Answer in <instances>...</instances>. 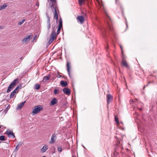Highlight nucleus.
<instances>
[{
  "label": "nucleus",
  "mask_w": 157,
  "mask_h": 157,
  "mask_svg": "<svg viewBox=\"0 0 157 157\" xmlns=\"http://www.w3.org/2000/svg\"><path fill=\"white\" fill-rule=\"evenodd\" d=\"M78 22H80L81 24H82L84 21L83 17L82 16H78L77 18Z\"/></svg>",
  "instance_id": "obj_11"
},
{
  "label": "nucleus",
  "mask_w": 157,
  "mask_h": 157,
  "mask_svg": "<svg viewBox=\"0 0 157 157\" xmlns=\"http://www.w3.org/2000/svg\"><path fill=\"white\" fill-rule=\"evenodd\" d=\"M101 31V32L103 36H104L105 30L104 29H102Z\"/></svg>",
  "instance_id": "obj_31"
},
{
  "label": "nucleus",
  "mask_w": 157,
  "mask_h": 157,
  "mask_svg": "<svg viewBox=\"0 0 157 157\" xmlns=\"http://www.w3.org/2000/svg\"><path fill=\"white\" fill-rule=\"evenodd\" d=\"M120 47H121V52L122 54V65L125 67L126 68H128V64L127 63V62L126 61V60H125V57L124 56L123 52L122 51V47L121 45H120Z\"/></svg>",
  "instance_id": "obj_3"
},
{
  "label": "nucleus",
  "mask_w": 157,
  "mask_h": 157,
  "mask_svg": "<svg viewBox=\"0 0 157 157\" xmlns=\"http://www.w3.org/2000/svg\"><path fill=\"white\" fill-rule=\"evenodd\" d=\"M61 85L63 86H65L67 85V83L66 81H61L60 82Z\"/></svg>",
  "instance_id": "obj_20"
},
{
  "label": "nucleus",
  "mask_w": 157,
  "mask_h": 157,
  "mask_svg": "<svg viewBox=\"0 0 157 157\" xmlns=\"http://www.w3.org/2000/svg\"><path fill=\"white\" fill-rule=\"evenodd\" d=\"M42 157H46V156H42Z\"/></svg>",
  "instance_id": "obj_42"
},
{
  "label": "nucleus",
  "mask_w": 157,
  "mask_h": 157,
  "mask_svg": "<svg viewBox=\"0 0 157 157\" xmlns=\"http://www.w3.org/2000/svg\"><path fill=\"white\" fill-rule=\"evenodd\" d=\"M55 27H53V26H52V29L53 31L51 33V36L50 37L52 38H53V39H55L56 38V34L55 30Z\"/></svg>",
  "instance_id": "obj_9"
},
{
  "label": "nucleus",
  "mask_w": 157,
  "mask_h": 157,
  "mask_svg": "<svg viewBox=\"0 0 157 157\" xmlns=\"http://www.w3.org/2000/svg\"><path fill=\"white\" fill-rule=\"evenodd\" d=\"M57 100L56 98H53L51 101V104L52 105H55L57 103Z\"/></svg>",
  "instance_id": "obj_17"
},
{
  "label": "nucleus",
  "mask_w": 157,
  "mask_h": 157,
  "mask_svg": "<svg viewBox=\"0 0 157 157\" xmlns=\"http://www.w3.org/2000/svg\"><path fill=\"white\" fill-rule=\"evenodd\" d=\"M78 2L80 5H83L85 3V0H78Z\"/></svg>",
  "instance_id": "obj_21"
},
{
  "label": "nucleus",
  "mask_w": 157,
  "mask_h": 157,
  "mask_svg": "<svg viewBox=\"0 0 157 157\" xmlns=\"http://www.w3.org/2000/svg\"><path fill=\"white\" fill-rule=\"evenodd\" d=\"M6 134L9 137H13V138L15 137V136L13 134L12 131H11L10 130H7L6 132Z\"/></svg>",
  "instance_id": "obj_10"
},
{
  "label": "nucleus",
  "mask_w": 157,
  "mask_h": 157,
  "mask_svg": "<svg viewBox=\"0 0 157 157\" xmlns=\"http://www.w3.org/2000/svg\"><path fill=\"white\" fill-rule=\"evenodd\" d=\"M22 57H21V58H20V59H22Z\"/></svg>",
  "instance_id": "obj_43"
},
{
  "label": "nucleus",
  "mask_w": 157,
  "mask_h": 157,
  "mask_svg": "<svg viewBox=\"0 0 157 157\" xmlns=\"http://www.w3.org/2000/svg\"><path fill=\"white\" fill-rule=\"evenodd\" d=\"M5 136H0V140L2 141H4L5 139L4 138Z\"/></svg>",
  "instance_id": "obj_26"
},
{
  "label": "nucleus",
  "mask_w": 157,
  "mask_h": 157,
  "mask_svg": "<svg viewBox=\"0 0 157 157\" xmlns=\"http://www.w3.org/2000/svg\"><path fill=\"white\" fill-rule=\"evenodd\" d=\"M25 19H23L21 21H20L18 22V24L20 25H21L24 23V22L25 21Z\"/></svg>",
  "instance_id": "obj_29"
},
{
  "label": "nucleus",
  "mask_w": 157,
  "mask_h": 157,
  "mask_svg": "<svg viewBox=\"0 0 157 157\" xmlns=\"http://www.w3.org/2000/svg\"><path fill=\"white\" fill-rule=\"evenodd\" d=\"M105 13L107 16L106 23L108 25V27L109 28V29L110 30L112 31V28L111 27V19L106 12H105Z\"/></svg>",
  "instance_id": "obj_5"
},
{
  "label": "nucleus",
  "mask_w": 157,
  "mask_h": 157,
  "mask_svg": "<svg viewBox=\"0 0 157 157\" xmlns=\"http://www.w3.org/2000/svg\"><path fill=\"white\" fill-rule=\"evenodd\" d=\"M63 92L66 94L69 95L71 93L70 90L67 88H65L63 89Z\"/></svg>",
  "instance_id": "obj_13"
},
{
  "label": "nucleus",
  "mask_w": 157,
  "mask_h": 157,
  "mask_svg": "<svg viewBox=\"0 0 157 157\" xmlns=\"http://www.w3.org/2000/svg\"><path fill=\"white\" fill-rule=\"evenodd\" d=\"M31 36V35H29L26 36L24 39L22 40V42L23 43H25L28 41H29L30 39V38Z\"/></svg>",
  "instance_id": "obj_8"
},
{
  "label": "nucleus",
  "mask_w": 157,
  "mask_h": 157,
  "mask_svg": "<svg viewBox=\"0 0 157 157\" xmlns=\"http://www.w3.org/2000/svg\"><path fill=\"white\" fill-rule=\"evenodd\" d=\"M22 144H23V142L21 141L17 145H18V146L20 147V146H21V145H22Z\"/></svg>",
  "instance_id": "obj_35"
},
{
  "label": "nucleus",
  "mask_w": 157,
  "mask_h": 157,
  "mask_svg": "<svg viewBox=\"0 0 157 157\" xmlns=\"http://www.w3.org/2000/svg\"><path fill=\"white\" fill-rule=\"evenodd\" d=\"M25 103V101H24L21 103L20 104L18 105L17 107V109H21Z\"/></svg>",
  "instance_id": "obj_15"
},
{
  "label": "nucleus",
  "mask_w": 157,
  "mask_h": 157,
  "mask_svg": "<svg viewBox=\"0 0 157 157\" xmlns=\"http://www.w3.org/2000/svg\"><path fill=\"white\" fill-rule=\"evenodd\" d=\"M2 126H0V129L1 128V127H2Z\"/></svg>",
  "instance_id": "obj_41"
},
{
  "label": "nucleus",
  "mask_w": 157,
  "mask_h": 157,
  "mask_svg": "<svg viewBox=\"0 0 157 157\" xmlns=\"http://www.w3.org/2000/svg\"><path fill=\"white\" fill-rule=\"evenodd\" d=\"M19 147L18 146V145H17L15 150H14V151H15V152H16L17 151V150H18V148H19Z\"/></svg>",
  "instance_id": "obj_32"
},
{
  "label": "nucleus",
  "mask_w": 157,
  "mask_h": 157,
  "mask_svg": "<svg viewBox=\"0 0 157 157\" xmlns=\"http://www.w3.org/2000/svg\"><path fill=\"white\" fill-rule=\"evenodd\" d=\"M47 19H48V20H47L48 25L51 24H50V18L49 17V16H47Z\"/></svg>",
  "instance_id": "obj_30"
},
{
  "label": "nucleus",
  "mask_w": 157,
  "mask_h": 157,
  "mask_svg": "<svg viewBox=\"0 0 157 157\" xmlns=\"http://www.w3.org/2000/svg\"><path fill=\"white\" fill-rule=\"evenodd\" d=\"M54 39H53V38L50 37L48 41V43L49 44H51L54 41Z\"/></svg>",
  "instance_id": "obj_27"
},
{
  "label": "nucleus",
  "mask_w": 157,
  "mask_h": 157,
  "mask_svg": "<svg viewBox=\"0 0 157 157\" xmlns=\"http://www.w3.org/2000/svg\"><path fill=\"white\" fill-rule=\"evenodd\" d=\"M67 70L68 74L70 76H71L70 74V63L69 62H67Z\"/></svg>",
  "instance_id": "obj_19"
},
{
  "label": "nucleus",
  "mask_w": 157,
  "mask_h": 157,
  "mask_svg": "<svg viewBox=\"0 0 157 157\" xmlns=\"http://www.w3.org/2000/svg\"><path fill=\"white\" fill-rule=\"evenodd\" d=\"M61 29V28H59V27L58 28L57 32V35L59 33Z\"/></svg>",
  "instance_id": "obj_33"
},
{
  "label": "nucleus",
  "mask_w": 157,
  "mask_h": 157,
  "mask_svg": "<svg viewBox=\"0 0 157 157\" xmlns=\"http://www.w3.org/2000/svg\"><path fill=\"white\" fill-rule=\"evenodd\" d=\"M108 48V47L107 46V47L106 48Z\"/></svg>",
  "instance_id": "obj_46"
},
{
  "label": "nucleus",
  "mask_w": 157,
  "mask_h": 157,
  "mask_svg": "<svg viewBox=\"0 0 157 157\" xmlns=\"http://www.w3.org/2000/svg\"><path fill=\"white\" fill-rule=\"evenodd\" d=\"M106 98L108 104H109L113 100V97L110 94L107 95Z\"/></svg>",
  "instance_id": "obj_6"
},
{
  "label": "nucleus",
  "mask_w": 157,
  "mask_h": 157,
  "mask_svg": "<svg viewBox=\"0 0 157 157\" xmlns=\"http://www.w3.org/2000/svg\"><path fill=\"white\" fill-rule=\"evenodd\" d=\"M98 4L101 7H102L103 8V5H102V3H100L99 2H98Z\"/></svg>",
  "instance_id": "obj_34"
},
{
  "label": "nucleus",
  "mask_w": 157,
  "mask_h": 157,
  "mask_svg": "<svg viewBox=\"0 0 157 157\" xmlns=\"http://www.w3.org/2000/svg\"><path fill=\"white\" fill-rule=\"evenodd\" d=\"M59 77H60L61 76L60 75H59Z\"/></svg>",
  "instance_id": "obj_44"
},
{
  "label": "nucleus",
  "mask_w": 157,
  "mask_h": 157,
  "mask_svg": "<svg viewBox=\"0 0 157 157\" xmlns=\"http://www.w3.org/2000/svg\"><path fill=\"white\" fill-rule=\"evenodd\" d=\"M49 5L50 6V7L52 9V11H54V18L57 21L58 19V14L57 10H58V9L57 3H50L49 4Z\"/></svg>",
  "instance_id": "obj_1"
},
{
  "label": "nucleus",
  "mask_w": 157,
  "mask_h": 157,
  "mask_svg": "<svg viewBox=\"0 0 157 157\" xmlns=\"http://www.w3.org/2000/svg\"><path fill=\"white\" fill-rule=\"evenodd\" d=\"M19 88L18 86L10 94V98H13V96H14L15 94L16 93V91L18 89V88Z\"/></svg>",
  "instance_id": "obj_14"
},
{
  "label": "nucleus",
  "mask_w": 157,
  "mask_h": 157,
  "mask_svg": "<svg viewBox=\"0 0 157 157\" xmlns=\"http://www.w3.org/2000/svg\"><path fill=\"white\" fill-rule=\"evenodd\" d=\"M47 27L48 29H49L50 28V27H51V24L48 25Z\"/></svg>",
  "instance_id": "obj_37"
},
{
  "label": "nucleus",
  "mask_w": 157,
  "mask_h": 157,
  "mask_svg": "<svg viewBox=\"0 0 157 157\" xmlns=\"http://www.w3.org/2000/svg\"><path fill=\"white\" fill-rule=\"evenodd\" d=\"M51 77L50 74H48L47 75L44 76L43 78V81L44 82H45L49 80Z\"/></svg>",
  "instance_id": "obj_12"
},
{
  "label": "nucleus",
  "mask_w": 157,
  "mask_h": 157,
  "mask_svg": "<svg viewBox=\"0 0 157 157\" xmlns=\"http://www.w3.org/2000/svg\"><path fill=\"white\" fill-rule=\"evenodd\" d=\"M35 88L36 90L39 89L40 87V85L39 84H36L35 85Z\"/></svg>",
  "instance_id": "obj_23"
},
{
  "label": "nucleus",
  "mask_w": 157,
  "mask_h": 157,
  "mask_svg": "<svg viewBox=\"0 0 157 157\" xmlns=\"http://www.w3.org/2000/svg\"><path fill=\"white\" fill-rule=\"evenodd\" d=\"M7 4L6 3H4L3 5H0V10H2L6 9L7 8Z\"/></svg>",
  "instance_id": "obj_16"
},
{
  "label": "nucleus",
  "mask_w": 157,
  "mask_h": 157,
  "mask_svg": "<svg viewBox=\"0 0 157 157\" xmlns=\"http://www.w3.org/2000/svg\"><path fill=\"white\" fill-rule=\"evenodd\" d=\"M115 155H116V153H114V156H115Z\"/></svg>",
  "instance_id": "obj_40"
},
{
  "label": "nucleus",
  "mask_w": 157,
  "mask_h": 157,
  "mask_svg": "<svg viewBox=\"0 0 157 157\" xmlns=\"http://www.w3.org/2000/svg\"><path fill=\"white\" fill-rule=\"evenodd\" d=\"M18 82V79L16 78L8 86L7 90V93H8L10 92L12 89H13Z\"/></svg>",
  "instance_id": "obj_2"
},
{
  "label": "nucleus",
  "mask_w": 157,
  "mask_h": 157,
  "mask_svg": "<svg viewBox=\"0 0 157 157\" xmlns=\"http://www.w3.org/2000/svg\"><path fill=\"white\" fill-rule=\"evenodd\" d=\"M133 101H133V99H131L130 100V101L131 102H133Z\"/></svg>",
  "instance_id": "obj_39"
},
{
  "label": "nucleus",
  "mask_w": 157,
  "mask_h": 157,
  "mask_svg": "<svg viewBox=\"0 0 157 157\" xmlns=\"http://www.w3.org/2000/svg\"><path fill=\"white\" fill-rule=\"evenodd\" d=\"M59 28H62V23L61 18L59 20Z\"/></svg>",
  "instance_id": "obj_22"
},
{
  "label": "nucleus",
  "mask_w": 157,
  "mask_h": 157,
  "mask_svg": "<svg viewBox=\"0 0 157 157\" xmlns=\"http://www.w3.org/2000/svg\"><path fill=\"white\" fill-rule=\"evenodd\" d=\"M42 108L40 107V106L37 105L34 107L33 109L32 114L33 115L39 113L42 109Z\"/></svg>",
  "instance_id": "obj_4"
},
{
  "label": "nucleus",
  "mask_w": 157,
  "mask_h": 157,
  "mask_svg": "<svg viewBox=\"0 0 157 157\" xmlns=\"http://www.w3.org/2000/svg\"><path fill=\"white\" fill-rule=\"evenodd\" d=\"M59 77H60L61 76L60 75H59Z\"/></svg>",
  "instance_id": "obj_45"
},
{
  "label": "nucleus",
  "mask_w": 157,
  "mask_h": 157,
  "mask_svg": "<svg viewBox=\"0 0 157 157\" xmlns=\"http://www.w3.org/2000/svg\"><path fill=\"white\" fill-rule=\"evenodd\" d=\"M49 4L50 3H56V0H48Z\"/></svg>",
  "instance_id": "obj_24"
},
{
  "label": "nucleus",
  "mask_w": 157,
  "mask_h": 157,
  "mask_svg": "<svg viewBox=\"0 0 157 157\" xmlns=\"http://www.w3.org/2000/svg\"><path fill=\"white\" fill-rule=\"evenodd\" d=\"M48 146L47 145H45L41 149V151L42 152H44L48 149Z\"/></svg>",
  "instance_id": "obj_18"
},
{
  "label": "nucleus",
  "mask_w": 157,
  "mask_h": 157,
  "mask_svg": "<svg viewBox=\"0 0 157 157\" xmlns=\"http://www.w3.org/2000/svg\"><path fill=\"white\" fill-rule=\"evenodd\" d=\"M58 92V90L57 89H55L54 90V94H56Z\"/></svg>",
  "instance_id": "obj_36"
},
{
  "label": "nucleus",
  "mask_w": 157,
  "mask_h": 157,
  "mask_svg": "<svg viewBox=\"0 0 157 157\" xmlns=\"http://www.w3.org/2000/svg\"><path fill=\"white\" fill-rule=\"evenodd\" d=\"M72 157H74V156H72Z\"/></svg>",
  "instance_id": "obj_47"
},
{
  "label": "nucleus",
  "mask_w": 157,
  "mask_h": 157,
  "mask_svg": "<svg viewBox=\"0 0 157 157\" xmlns=\"http://www.w3.org/2000/svg\"><path fill=\"white\" fill-rule=\"evenodd\" d=\"M115 121L117 123V124H119V122L118 118L116 116H115Z\"/></svg>",
  "instance_id": "obj_25"
},
{
  "label": "nucleus",
  "mask_w": 157,
  "mask_h": 157,
  "mask_svg": "<svg viewBox=\"0 0 157 157\" xmlns=\"http://www.w3.org/2000/svg\"><path fill=\"white\" fill-rule=\"evenodd\" d=\"M37 36V35H36L34 37V40H35Z\"/></svg>",
  "instance_id": "obj_38"
},
{
  "label": "nucleus",
  "mask_w": 157,
  "mask_h": 157,
  "mask_svg": "<svg viewBox=\"0 0 157 157\" xmlns=\"http://www.w3.org/2000/svg\"><path fill=\"white\" fill-rule=\"evenodd\" d=\"M56 139V136L55 134H53L51 136L50 140L49 142L50 144H53L55 142Z\"/></svg>",
  "instance_id": "obj_7"
},
{
  "label": "nucleus",
  "mask_w": 157,
  "mask_h": 157,
  "mask_svg": "<svg viewBox=\"0 0 157 157\" xmlns=\"http://www.w3.org/2000/svg\"><path fill=\"white\" fill-rule=\"evenodd\" d=\"M57 149L58 151L60 152H61L62 151V147L61 146H58L57 147Z\"/></svg>",
  "instance_id": "obj_28"
}]
</instances>
